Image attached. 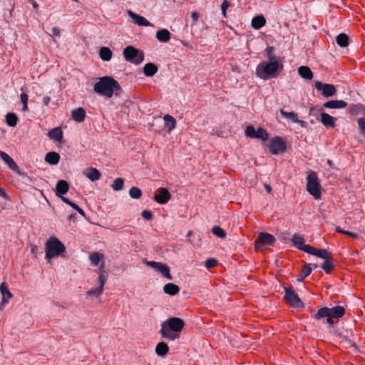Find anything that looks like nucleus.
Listing matches in <instances>:
<instances>
[{"mask_svg":"<svg viewBox=\"0 0 365 365\" xmlns=\"http://www.w3.org/2000/svg\"><path fill=\"white\" fill-rule=\"evenodd\" d=\"M170 31L165 29L158 30L156 33V38L160 42H168L170 39Z\"/></svg>","mask_w":365,"mask_h":365,"instance_id":"nucleus-27","label":"nucleus"},{"mask_svg":"<svg viewBox=\"0 0 365 365\" xmlns=\"http://www.w3.org/2000/svg\"><path fill=\"white\" fill-rule=\"evenodd\" d=\"M158 71V67L153 63H148L143 67V73L146 76L151 77Z\"/></svg>","mask_w":365,"mask_h":365,"instance_id":"nucleus-31","label":"nucleus"},{"mask_svg":"<svg viewBox=\"0 0 365 365\" xmlns=\"http://www.w3.org/2000/svg\"><path fill=\"white\" fill-rule=\"evenodd\" d=\"M295 123H299L301 126L305 127L306 123L304 120H299L298 121H296Z\"/></svg>","mask_w":365,"mask_h":365,"instance_id":"nucleus-62","label":"nucleus"},{"mask_svg":"<svg viewBox=\"0 0 365 365\" xmlns=\"http://www.w3.org/2000/svg\"><path fill=\"white\" fill-rule=\"evenodd\" d=\"M335 231L338 233L348 235L354 239L359 238V235L357 234H356L354 232H349V231L344 230L341 229L340 227H336Z\"/></svg>","mask_w":365,"mask_h":365,"instance_id":"nucleus-45","label":"nucleus"},{"mask_svg":"<svg viewBox=\"0 0 365 365\" xmlns=\"http://www.w3.org/2000/svg\"><path fill=\"white\" fill-rule=\"evenodd\" d=\"M279 112L283 117L292 120L294 123L298 121V116L297 113L294 112H287L283 109H280Z\"/></svg>","mask_w":365,"mask_h":365,"instance_id":"nucleus-41","label":"nucleus"},{"mask_svg":"<svg viewBox=\"0 0 365 365\" xmlns=\"http://www.w3.org/2000/svg\"><path fill=\"white\" fill-rule=\"evenodd\" d=\"M123 56L127 61L139 64L144 60V54L132 46H126L123 50Z\"/></svg>","mask_w":365,"mask_h":365,"instance_id":"nucleus-8","label":"nucleus"},{"mask_svg":"<svg viewBox=\"0 0 365 365\" xmlns=\"http://www.w3.org/2000/svg\"><path fill=\"white\" fill-rule=\"evenodd\" d=\"M129 195L133 199H139L142 196V191L137 187H132L129 190Z\"/></svg>","mask_w":365,"mask_h":365,"instance_id":"nucleus-42","label":"nucleus"},{"mask_svg":"<svg viewBox=\"0 0 365 365\" xmlns=\"http://www.w3.org/2000/svg\"><path fill=\"white\" fill-rule=\"evenodd\" d=\"M48 136L50 139L56 141V142H62L63 140V132L61 127H56L48 133Z\"/></svg>","mask_w":365,"mask_h":365,"instance_id":"nucleus-21","label":"nucleus"},{"mask_svg":"<svg viewBox=\"0 0 365 365\" xmlns=\"http://www.w3.org/2000/svg\"><path fill=\"white\" fill-rule=\"evenodd\" d=\"M75 217H76V215H70L68 217V219L69 220H74L75 219Z\"/></svg>","mask_w":365,"mask_h":365,"instance_id":"nucleus-64","label":"nucleus"},{"mask_svg":"<svg viewBox=\"0 0 365 365\" xmlns=\"http://www.w3.org/2000/svg\"><path fill=\"white\" fill-rule=\"evenodd\" d=\"M245 135L251 138H256V130L254 126L248 125L245 130Z\"/></svg>","mask_w":365,"mask_h":365,"instance_id":"nucleus-48","label":"nucleus"},{"mask_svg":"<svg viewBox=\"0 0 365 365\" xmlns=\"http://www.w3.org/2000/svg\"><path fill=\"white\" fill-rule=\"evenodd\" d=\"M345 309L341 306H336L332 308L322 307L313 316L316 320H319L325 317H333L339 319L345 314Z\"/></svg>","mask_w":365,"mask_h":365,"instance_id":"nucleus-6","label":"nucleus"},{"mask_svg":"<svg viewBox=\"0 0 365 365\" xmlns=\"http://www.w3.org/2000/svg\"><path fill=\"white\" fill-rule=\"evenodd\" d=\"M292 242L293 243L294 246L302 251H304V247L305 246H310L309 245L304 244V237L297 234L293 235Z\"/></svg>","mask_w":365,"mask_h":365,"instance_id":"nucleus-28","label":"nucleus"},{"mask_svg":"<svg viewBox=\"0 0 365 365\" xmlns=\"http://www.w3.org/2000/svg\"><path fill=\"white\" fill-rule=\"evenodd\" d=\"M69 190V184L64 180H60L58 181L56 186V195L58 197H61L68 192Z\"/></svg>","mask_w":365,"mask_h":365,"instance_id":"nucleus-19","label":"nucleus"},{"mask_svg":"<svg viewBox=\"0 0 365 365\" xmlns=\"http://www.w3.org/2000/svg\"><path fill=\"white\" fill-rule=\"evenodd\" d=\"M0 196L3 197L4 199H8L9 195L6 193L4 190L0 187Z\"/></svg>","mask_w":365,"mask_h":365,"instance_id":"nucleus-59","label":"nucleus"},{"mask_svg":"<svg viewBox=\"0 0 365 365\" xmlns=\"http://www.w3.org/2000/svg\"><path fill=\"white\" fill-rule=\"evenodd\" d=\"M314 86L317 91H322V95L325 98L331 97L336 93V89L332 84L322 83L320 81H316Z\"/></svg>","mask_w":365,"mask_h":365,"instance_id":"nucleus-13","label":"nucleus"},{"mask_svg":"<svg viewBox=\"0 0 365 365\" xmlns=\"http://www.w3.org/2000/svg\"><path fill=\"white\" fill-rule=\"evenodd\" d=\"M128 16L134 20L135 23L139 26H150L151 24L143 16L138 15L130 10L128 11Z\"/></svg>","mask_w":365,"mask_h":365,"instance_id":"nucleus-17","label":"nucleus"},{"mask_svg":"<svg viewBox=\"0 0 365 365\" xmlns=\"http://www.w3.org/2000/svg\"><path fill=\"white\" fill-rule=\"evenodd\" d=\"M21 101L23 104V110H28V95L25 93H22L21 94Z\"/></svg>","mask_w":365,"mask_h":365,"instance_id":"nucleus-49","label":"nucleus"},{"mask_svg":"<svg viewBox=\"0 0 365 365\" xmlns=\"http://www.w3.org/2000/svg\"><path fill=\"white\" fill-rule=\"evenodd\" d=\"M104 262L102 263L98 269V282L99 286L98 287H93L88 290L86 292L87 296L91 297H99L103 292V287L108 279V275L107 272L104 270Z\"/></svg>","mask_w":365,"mask_h":365,"instance_id":"nucleus-7","label":"nucleus"},{"mask_svg":"<svg viewBox=\"0 0 365 365\" xmlns=\"http://www.w3.org/2000/svg\"><path fill=\"white\" fill-rule=\"evenodd\" d=\"M93 91L98 95L111 98L113 95L118 96L123 90L119 83L111 76H103L95 83Z\"/></svg>","mask_w":365,"mask_h":365,"instance_id":"nucleus-1","label":"nucleus"},{"mask_svg":"<svg viewBox=\"0 0 365 365\" xmlns=\"http://www.w3.org/2000/svg\"><path fill=\"white\" fill-rule=\"evenodd\" d=\"M103 257V255H100L98 252H93L90 255V260L93 264L97 265Z\"/></svg>","mask_w":365,"mask_h":365,"instance_id":"nucleus-47","label":"nucleus"},{"mask_svg":"<svg viewBox=\"0 0 365 365\" xmlns=\"http://www.w3.org/2000/svg\"><path fill=\"white\" fill-rule=\"evenodd\" d=\"M169 351L168 344L163 341L159 342L155 347V353L159 356H165Z\"/></svg>","mask_w":365,"mask_h":365,"instance_id":"nucleus-32","label":"nucleus"},{"mask_svg":"<svg viewBox=\"0 0 365 365\" xmlns=\"http://www.w3.org/2000/svg\"><path fill=\"white\" fill-rule=\"evenodd\" d=\"M158 191V193L154 196V200L160 205L166 204L171 198L170 192L165 187H160Z\"/></svg>","mask_w":365,"mask_h":365,"instance_id":"nucleus-15","label":"nucleus"},{"mask_svg":"<svg viewBox=\"0 0 365 365\" xmlns=\"http://www.w3.org/2000/svg\"><path fill=\"white\" fill-rule=\"evenodd\" d=\"M230 6V3L227 0H224L221 4V9L222 12V15L226 16V11Z\"/></svg>","mask_w":365,"mask_h":365,"instance_id":"nucleus-53","label":"nucleus"},{"mask_svg":"<svg viewBox=\"0 0 365 365\" xmlns=\"http://www.w3.org/2000/svg\"><path fill=\"white\" fill-rule=\"evenodd\" d=\"M60 197L65 203L70 206H71L72 203H73V202L71 201L68 198L63 197V195H61Z\"/></svg>","mask_w":365,"mask_h":365,"instance_id":"nucleus-58","label":"nucleus"},{"mask_svg":"<svg viewBox=\"0 0 365 365\" xmlns=\"http://www.w3.org/2000/svg\"><path fill=\"white\" fill-rule=\"evenodd\" d=\"M336 41L340 47H346L349 45V36L341 33L336 36Z\"/></svg>","mask_w":365,"mask_h":365,"instance_id":"nucleus-36","label":"nucleus"},{"mask_svg":"<svg viewBox=\"0 0 365 365\" xmlns=\"http://www.w3.org/2000/svg\"><path fill=\"white\" fill-rule=\"evenodd\" d=\"M99 55L102 60L108 61L112 58V51L108 47H101L99 51Z\"/></svg>","mask_w":365,"mask_h":365,"instance_id":"nucleus-35","label":"nucleus"},{"mask_svg":"<svg viewBox=\"0 0 365 365\" xmlns=\"http://www.w3.org/2000/svg\"><path fill=\"white\" fill-rule=\"evenodd\" d=\"M304 252L309 255L317 256L324 259H328L332 257V254L325 249H317L312 246H305Z\"/></svg>","mask_w":365,"mask_h":365,"instance_id":"nucleus-14","label":"nucleus"},{"mask_svg":"<svg viewBox=\"0 0 365 365\" xmlns=\"http://www.w3.org/2000/svg\"><path fill=\"white\" fill-rule=\"evenodd\" d=\"M217 264V260L214 258H209L205 261V266L207 268H212Z\"/></svg>","mask_w":365,"mask_h":365,"instance_id":"nucleus-51","label":"nucleus"},{"mask_svg":"<svg viewBox=\"0 0 365 365\" xmlns=\"http://www.w3.org/2000/svg\"><path fill=\"white\" fill-rule=\"evenodd\" d=\"M321 190L317 173L310 171L307 177V190L316 200H319L322 196Z\"/></svg>","mask_w":365,"mask_h":365,"instance_id":"nucleus-5","label":"nucleus"},{"mask_svg":"<svg viewBox=\"0 0 365 365\" xmlns=\"http://www.w3.org/2000/svg\"><path fill=\"white\" fill-rule=\"evenodd\" d=\"M0 292L2 295L1 304L7 303L9 299L12 297V294L9 291L6 283L2 282L0 284Z\"/></svg>","mask_w":365,"mask_h":365,"instance_id":"nucleus-25","label":"nucleus"},{"mask_svg":"<svg viewBox=\"0 0 365 365\" xmlns=\"http://www.w3.org/2000/svg\"><path fill=\"white\" fill-rule=\"evenodd\" d=\"M71 207H73L75 210H76L81 216L86 217L85 212L76 203H72Z\"/></svg>","mask_w":365,"mask_h":365,"instance_id":"nucleus-54","label":"nucleus"},{"mask_svg":"<svg viewBox=\"0 0 365 365\" xmlns=\"http://www.w3.org/2000/svg\"><path fill=\"white\" fill-rule=\"evenodd\" d=\"M275 241L276 239L272 235L267 232H261L255 242V250L259 251L264 247L271 246Z\"/></svg>","mask_w":365,"mask_h":365,"instance_id":"nucleus-11","label":"nucleus"},{"mask_svg":"<svg viewBox=\"0 0 365 365\" xmlns=\"http://www.w3.org/2000/svg\"><path fill=\"white\" fill-rule=\"evenodd\" d=\"M184 326L185 323L182 319L178 317L170 318L161 325L160 331L161 337L174 341L179 335L178 334H172L171 331L180 332Z\"/></svg>","mask_w":365,"mask_h":365,"instance_id":"nucleus-2","label":"nucleus"},{"mask_svg":"<svg viewBox=\"0 0 365 365\" xmlns=\"http://www.w3.org/2000/svg\"><path fill=\"white\" fill-rule=\"evenodd\" d=\"M6 121L9 126L14 127L17 124L18 117L14 113H9L6 115Z\"/></svg>","mask_w":365,"mask_h":365,"instance_id":"nucleus-37","label":"nucleus"},{"mask_svg":"<svg viewBox=\"0 0 365 365\" xmlns=\"http://www.w3.org/2000/svg\"><path fill=\"white\" fill-rule=\"evenodd\" d=\"M285 295L284 299L290 306L295 308L304 307V304L292 286L284 287Z\"/></svg>","mask_w":365,"mask_h":365,"instance_id":"nucleus-10","label":"nucleus"},{"mask_svg":"<svg viewBox=\"0 0 365 365\" xmlns=\"http://www.w3.org/2000/svg\"><path fill=\"white\" fill-rule=\"evenodd\" d=\"M359 128L361 133L365 137V117L361 118L358 120Z\"/></svg>","mask_w":365,"mask_h":365,"instance_id":"nucleus-50","label":"nucleus"},{"mask_svg":"<svg viewBox=\"0 0 365 365\" xmlns=\"http://www.w3.org/2000/svg\"><path fill=\"white\" fill-rule=\"evenodd\" d=\"M347 106V103L342 100H332L327 101L324 103L323 106L326 108H344Z\"/></svg>","mask_w":365,"mask_h":365,"instance_id":"nucleus-20","label":"nucleus"},{"mask_svg":"<svg viewBox=\"0 0 365 365\" xmlns=\"http://www.w3.org/2000/svg\"><path fill=\"white\" fill-rule=\"evenodd\" d=\"M83 174L91 181H96L101 177L98 170L95 168H89L83 171Z\"/></svg>","mask_w":365,"mask_h":365,"instance_id":"nucleus-22","label":"nucleus"},{"mask_svg":"<svg viewBox=\"0 0 365 365\" xmlns=\"http://www.w3.org/2000/svg\"><path fill=\"white\" fill-rule=\"evenodd\" d=\"M124 185V179L121 178H116L112 183L111 187L115 191L123 190Z\"/></svg>","mask_w":365,"mask_h":365,"instance_id":"nucleus-39","label":"nucleus"},{"mask_svg":"<svg viewBox=\"0 0 365 365\" xmlns=\"http://www.w3.org/2000/svg\"><path fill=\"white\" fill-rule=\"evenodd\" d=\"M165 121V128L168 133L171 132L176 127V120L169 114H167L163 118Z\"/></svg>","mask_w":365,"mask_h":365,"instance_id":"nucleus-26","label":"nucleus"},{"mask_svg":"<svg viewBox=\"0 0 365 365\" xmlns=\"http://www.w3.org/2000/svg\"><path fill=\"white\" fill-rule=\"evenodd\" d=\"M279 66V63L277 61L262 63L257 66L256 73L259 78L267 79L269 77L275 76Z\"/></svg>","mask_w":365,"mask_h":365,"instance_id":"nucleus-4","label":"nucleus"},{"mask_svg":"<svg viewBox=\"0 0 365 365\" xmlns=\"http://www.w3.org/2000/svg\"><path fill=\"white\" fill-rule=\"evenodd\" d=\"M322 268L327 274H330L334 268L332 257L325 259L324 262L322 264Z\"/></svg>","mask_w":365,"mask_h":365,"instance_id":"nucleus-38","label":"nucleus"},{"mask_svg":"<svg viewBox=\"0 0 365 365\" xmlns=\"http://www.w3.org/2000/svg\"><path fill=\"white\" fill-rule=\"evenodd\" d=\"M256 138L261 139L262 140H267L268 139V133L263 128H258L256 130Z\"/></svg>","mask_w":365,"mask_h":365,"instance_id":"nucleus-44","label":"nucleus"},{"mask_svg":"<svg viewBox=\"0 0 365 365\" xmlns=\"http://www.w3.org/2000/svg\"><path fill=\"white\" fill-rule=\"evenodd\" d=\"M0 157L10 169L20 175H22L20 168L7 153L0 150Z\"/></svg>","mask_w":365,"mask_h":365,"instance_id":"nucleus-16","label":"nucleus"},{"mask_svg":"<svg viewBox=\"0 0 365 365\" xmlns=\"http://www.w3.org/2000/svg\"><path fill=\"white\" fill-rule=\"evenodd\" d=\"M267 147L273 155L283 153L287 149L286 142L279 136H275L270 139Z\"/></svg>","mask_w":365,"mask_h":365,"instance_id":"nucleus-9","label":"nucleus"},{"mask_svg":"<svg viewBox=\"0 0 365 365\" xmlns=\"http://www.w3.org/2000/svg\"><path fill=\"white\" fill-rule=\"evenodd\" d=\"M191 16L193 22L196 23L199 19L200 15L197 11H192L191 14Z\"/></svg>","mask_w":365,"mask_h":365,"instance_id":"nucleus-55","label":"nucleus"},{"mask_svg":"<svg viewBox=\"0 0 365 365\" xmlns=\"http://www.w3.org/2000/svg\"><path fill=\"white\" fill-rule=\"evenodd\" d=\"M146 264L161 273V274L165 278L170 280L173 279L170 268L167 264L155 261H146Z\"/></svg>","mask_w":365,"mask_h":365,"instance_id":"nucleus-12","label":"nucleus"},{"mask_svg":"<svg viewBox=\"0 0 365 365\" xmlns=\"http://www.w3.org/2000/svg\"><path fill=\"white\" fill-rule=\"evenodd\" d=\"M66 251L64 245L56 237H51L46 243V257L48 259Z\"/></svg>","mask_w":365,"mask_h":365,"instance_id":"nucleus-3","label":"nucleus"},{"mask_svg":"<svg viewBox=\"0 0 365 365\" xmlns=\"http://www.w3.org/2000/svg\"><path fill=\"white\" fill-rule=\"evenodd\" d=\"M163 291L165 294L174 296L179 293L180 288L173 283H168L163 287Z\"/></svg>","mask_w":365,"mask_h":365,"instance_id":"nucleus-29","label":"nucleus"},{"mask_svg":"<svg viewBox=\"0 0 365 365\" xmlns=\"http://www.w3.org/2000/svg\"><path fill=\"white\" fill-rule=\"evenodd\" d=\"M364 107L361 104H352L349 107V112L351 115H357L361 112Z\"/></svg>","mask_w":365,"mask_h":365,"instance_id":"nucleus-40","label":"nucleus"},{"mask_svg":"<svg viewBox=\"0 0 365 365\" xmlns=\"http://www.w3.org/2000/svg\"><path fill=\"white\" fill-rule=\"evenodd\" d=\"M274 48L273 46H268L265 49V54L270 61H275Z\"/></svg>","mask_w":365,"mask_h":365,"instance_id":"nucleus-46","label":"nucleus"},{"mask_svg":"<svg viewBox=\"0 0 365 365\" xmlns=\"http://www.w3.org/2000/svg\"><path fill=\"white\" fill-rule=\"evenodd\" d=\"M265 188H266V190L267 191L268 193H270L271 191H272V187L268 185H265Z\"/></svg>","mask_w":365,"mask_h":365,"instance_id":"nucleus-63","label":"nucleus"},{"mask_svg":"<svg viewBox=\"0 0 365 365\" xmlns=\"http://www.w3.org/2000/svg\"><path fill=\"white\" fill-rule=\"evenodd\" d=\"M141 215L143 218L146 220H150L153 219V212L148 210H143L141 213Z\"/></svg>","mask_w":365,"mask_h":365,"instance_id":"nucleus-52","label":"nucleus"},{"mask_svg":"<svg viewBox=\"0 0 365 365\" xmlns=\"http://www.w3.org/2000/svg\"><path fill=\"white\" fill-rule=\"evenodd\" d=\"M71 116L75 121L78 123H81L86 118V110L81 107L76 108L72 110Z\"/></svg>","mask_w":365,"mask_h":365,"instance_id":"nucleus-23","label":"nucleus"},{"mask_svg":"<svg viewBox=\"0 0 365 365\" xmlns=\"http://www.w3.org/2000/svg\"><path fill=\"white\" fill-rule=\"evenodd\" d=\"M29 1L32 4L34 9H37L38 7V4L34 0H29Z\"/></svg>","mask_w":365,"mask_h":365,"instance_id":"nucleus-61","label":"nucleus"},{"mask_svg":"<svg viewBox=\"0 0 365 365\" xmlns=\"http://www.w3.org/2000/svg\"><path fill=\"white\" fill-rule=\"evenodd\" d=\"M298 73L302 78L306 80H311L313 78V73L308 66H300L298 68Z\"/></svg>","mask_w":365,"mask_h":365,"instance_id":"nucleus-30","label":"nucleus"},{"mask_svg":"<svg viewBox=\"0 0 365 365\" xmlns=\"http://www.w3.org/2000/svg\"><path fill=\"white\" fill-rule=\"evenodd\" d=\"M212 232L215 236H217L220 238H222V239H223L226 237V232H225V230H222L220 227L217 226V225L214 226L212 228Z\"/></svg>","mask_w":365,"mask_h":365,"instance_id":"nucleus-43","label":"nucleus"},{"mask_svg":"<svg viewBox=\"0 0 365 365\" xmlns=\"http://www.w3.org/2000/svg\"><path fill=\"white\" fill-rule=\"evenodd\" d=\"M312 272V267L310 264H304L303 266L300 274L297 277V281L302 282L304 279L308 277Z\"/></svg>","mask_w":365,"mask_h":365,"instance_id":"nucleus-34","label":"nucleus"},{"mask_svg":"<svg viewBox=\"0 0 365 365\" xmlns=\"http://www.w3.org/2000/svg\"><path fill=\"white\" fill-rule=\"evenodd\" d=\"M51 101V98L49 96H44L43 98V103L45 106H48Z\"/></svg>","mask_w":365,"mask_h":365,"instance_id":"nucleus-60","label":"nucleus"},{"mask_svg":"<svg viewBox=\"0 0 365 365\" xmlns=\"http://www.w3.org/2000/svg\"><path fill=\"white\" fill-rule=\"evenodd\" d=\"M336 118L329 115L327 113L322 112L321 113V122L327 128H334L336 126Z\"/></svg>","mask_w":365,"mask_h":365,"instance_id":"nucleus-18","label":"nucleus"},{"mask_svg":"<svg viewBox=\"0 0 365 365\" xmlns=\"http://www.w3.org/2000/svg\"><path fill=\"white\" fill-rule=\"evenodd\" d=\"M52 33H53V35L55 36H60V34H61V31L57 27H53L52 29Z\"/></svg>","mask_w":365,"mask_h":365,"instance_id":"nucleus-56","label":"nucleus"},{"mask_svg":"<svg viewBox=\"0 0 365 365\" xmlns=\"http://www.w3.org/2000/svg\"><path fill=\"white\" fill-rule=\"evenodd\" d=\"M266 24V20L263 16H257L252 20V26L255 29H259Z\"/></svg>","mask_w":365,"mask_h":365,"instance_id":"nucleus-33","label":"nucleus"},{"mask_svg":"<svg viewBox=\"0 0 365 365\" xmlns=\"http://www.w3.org/2000/svg\"><path fill=\"white\" fill-rule=\"evenodd\" d=\"M324 318H326V322L327 324H329L330 326L334 325V322L333 320V317H325Z\"/></svg>","mask_w":365,"mask_h":365,"instance_id":"nucleus-57","label":"nucleus"},{"mask_svg":"<svg viewBox=\"0 0 365 365\" xmlns=\"http://www.w3.org/2000/svg\"><path fill=\"white\" fill-rule=\"evenodd\" d=\"M60 155L54 151H51L46 153L45 156V161L50 165H57L60 160Z\"/></svg>","mask_w":365,"mask_h":365,"instance_id":"nucleus-24","label":"nucleus"}]
</instances>
